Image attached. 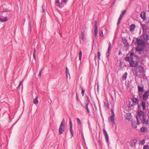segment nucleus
<instances>
[{
	"instance_id": "1",
	"label": "nucleus",
	"mask_w": 149,
	"mask_h": 149,
	"mask_svg": "<svg viewBox=\"0 0 149 149\" xmlns=\"http://www.w3.org/2000/svg\"><path fill=\"white\" fill-rule=\"evenodd\" d=\"M125 59L130 63V66L131 67H136L139 64L138 61H134L133 57H126Z\"/></svg>"
},
{
	"instance_id": "2",
	"label": "nucleus",
	"mask_w": 149,
	"mask_h": 149,
	"mask_svg": "<svg viewBox=\"0 0 149 149\" xmlns=\"http://www.w3.org/2000/svg\"><path fill=\"white\" fill-rule=\"evenodd\" d=\"M144 69V68L141 65L137 67L134 69V72H133L134 75L137 76L138 73H141L143 72Z\"/></svg>"
},
{
	"instance_id": "3",
	"label": "nucleus",
	"mask_w": 149,
	"mask_h": 149,
	"mask_svg": "<svg viewBox=\"0 0 149 149\" xmlns=\"http://www.w3.org/2000/svg\"><path fill=\"white\" fill-rule=\"evenodd\" d=\"M65 127V119L63 118L61 123L59 129V132L60 134H63L64 131Z\"/></svg>"
},
{
	"instance_id": "4",
	"label": "nucleus",
	"mask_w": 149,
	"mask_h": 149,
	"mask_svg": "<svg viewBox=\"0 0 149 149\" xmlns=\"http://www.w3.org/2000/svg\"><path fill=\"white\" fill-rule=\"evenodd\" d=\"M94 36L95 37L93 38V41L94 42L95 40V39L96 37L97 36V21H95L94 22Z\"/></svg>"
},
{
	"instance_id": "5",
	"label": "nucleus",
	"mask_w": 149,
	"mask_h": 149,
	"mask_svg": "<svg viewBox=\"0 0 149 149\" xmlns=\"http://www.w3.org/2000/svg\"><path fill=\"white\" fill-rule=\"evenodd\" d=\"M136 41L137 45L143 47H145L146 46V42L145 41H143L142 40L137 38L136 39Z\"/></svg>"
},
{
	"instance_id": "6",
	"label": "nucleus",
	"mask_w": 149,
	"mask_h": 149,
	"mask_svg": "<svg viewBox=\"0 0 149 149\" xmlns=\"http://www.w3.org/2000/svg\"><path fill=\"white\" fill-rule=\"evenodd\" d=\"M114 117H115V114L112 111V115L109 117L108 119V121L109 122H111L113 125L115 124V120H114Z\"/></svg>"
},
{
	"instance_id": "7",
	"label": "nucleus",
	"mask_w": 149,
	"mask_h": 149,
	"mask_svg": "<svg viewBox=\"0 0 149 149\" xmlns=\"http://www.w3.org/2000/svg\"><path fill=\"white\" fill-rule=\"evenodd\" d=\"M102 131L103 134L105 137L106 141L107 143H108L109 142V138L107 132L104 129H103Z\"/></svg>"
},
{
	"instance_id": "8",
	"label": "nucleus",
	"mask_w": 149,
	"mask_h": 149,
	"mask_svg": "<svg viewBox=\"0 0 149 149\" xmlns=\"http://www.w3.org/2000/svg\"><path fill=\"white\" fill-rule=\"evenodd\" d=\"M149 95V91H147L143 94L142 98L143 100L147 99Z\"/></svg>"
},
{
	"instance_id": "9",
	"label": "nucleus",
	"mask_w": 149,
	"mask_h": 149,
	"mask_svg": "<svg viewBox=\"0 0 149 149\" xmlns=\"http://www.w3.org/2000/svg\"><path fill=\"white\" fill-rule=\"evenodd\" d=\"M70 131L71 133V134L72 135V136H73V132L72 130V121L70 119Z\"/></svg>"
},
{
	"instance_id": "10",
	"label": "nucleus",
	"mask_w": 149,
	"mask_h": 149,
	"mask_svg": "<svg viewBox=\"0 0 149 149\" xmlns=\"http://www.w3.org/2000/svg\"><path fill=\"white\" fill-rule=\"evenodd\" d=\"M143 37L144 39L146 41L149 40V36L147 31L145 32L143 34Z\"/></svg>"
},
{
	"instance_id": "11",
	"label": "nucleus",
	"mask_w": 149,
	"mask_h": 149,
	"mask_svg": "<svg viewBox=\"0 0 149 149\" xmlns=\"http://www.w3.org/2000/svg\"><path fill=\"white\" fill-rule=\"evenodd\" d=\"M89 102L90 100L88 97L86 96L85 97V100L84 102V103L85 104V106H88Z\"/></svg>"
},
{
	"instance_id": "12",
	"label": "nucleus",
	"mask_w": 149,
	"mask_h": 149,
	"mask_svg": "<svg viewBox=\"0 0 149 149\" xmlns=\"http://www.w3.org/2000/svg\"><path fill=\"white\" fill-rule=\"evenodd\" d=\"M137 87L138 89V93L140 92H143L144 91L143 89L144 86L143 85H142L141 86L139 85Z\"/></svg>"
},
{
	"instance_id": "13",
	"label": "nucleus",
	"mask_w": 149,
	"mask_h": 149,
	"mask_svg": "<svg viewBox=\"0 0 149 149\" xmlns=\"http://www.w3.org/2000/svg\"><path fill=\"white\" fill-rule=\"evenodd\" d=\"M137 114L139 116V119L140 120H141V116H143V114H144V112L141 110L138 111Z\"/></svg>"
},
{
	"instance_id": "14",
	"label": "nucleus",
	"mask_w": 149,
	"mask_h": 149,
	"mask_svg": "<svg viewBox=\"0 0 149 149\" xmlns=\"http://www.w3.org/2000/svg\"><path fill=\"white\" fill-rule=\"evenodd\" d=\"M55 4L56 5L59 7L62 8L63 7V6L62 3H60L59 0H56L55 2Z\"/></svg>"
},
{
	"instance_id": "15",
	"label": "nucleus",
	"mask_w": 149,
	"mask_h": 149,
	"mask_svg": "<svg viewBox=\"0 0 149 149\" xmlns=\"http://www.w3.org/2000/svg\"><path fill=\"white\" fill-rule=\"evenodd\" d=\"M29 26H28V33L30 34L31 33V21L29 20Z\"/></svg>"
},
{
	"instance_id": "16",
	"label": "nucleus",
	"mask_w": 149,
	"mask_h": 149,
	"mask_svg": "<svg viewBox=\"0 0 149 149\" xmlns=\"http://www.w3.org/2000/svg\"><path fill=\"white\" fill-rule=\"evenodd\" d=\"M141 17L144 20H145L146 19V13L145 12H142L140 15Z\"/></svg>"
},
{
	"instance_id": "17",
	"label": "nucleus",
	"mask_w": 149,
	"mask_h": 149,
	"mask_svg": "<svg viewBox=\"0 0 149 149\" xmlns=\"http://www.w3.org/2000/svg\"><path fill=\"white\" fill-rule=\"evenodd\" d=\"M135 25L134 24H132L130 26V31H133L135 28Z\"/></svg>"
},
{
	"instance_id": "18",
	"label": "nucleus",
	"mask_w": 149,
	"mask_h": 149,
	"mask_svg": "<svg viewBox=\"0 0 149 149\" xmlns=\"http://www.w3.org/2000/svg\"><path fill=\"white\" fill-rule=\"evenodd\" d=\"M122 41L124 44L126 45H129V43L125 38H122Z\"/></svg>"
},
{
	"instance_id": "19",
	"label": "nucleus",
	"mask_w": 149,
	"mask_h": 149,
	"mask_svg": "<svg viewBox=\"0 0 149 149\" xmlns=\"http://www.w3.org/2000/svg\"><path fill=\"white\" fill-rule=\"evenodd\" d=\"M132 100L134 103H136L138 104L139 100H138L137 98L134 97L132 99Z\"/></svg>"
},
{
	"instance_id": "20",
	"label": "nucleus",
	"mask_w": 149,
	"mask_h": 149,
	"mask_svg": "<svg viewBox=\"0 0 149 149\" xmlns=\"http://www.w3.org/2000/svg\"><path fill=\"white\" fill-rule=\"evenodd\" d=\"M140 24L143 31L146 30L147 27L145 24H142L141 23H140Z\"/></svg>"
},
{
	"instance_id": "21",
	"label": "nucleus",
	"mask_w": 149,
	"mask_h": 149,
	"mask_svg": "<svg viewBox=\"0 0 149 149\" xmlns=\"http://www.w3.org/2000/svg\"><path fill=\"white\" fill-rule=\"evenodd\" d=\"M138 140L136 139H134L131 143V145L132 147L134 146L136 143L137 142Z\"/></svg>"
},
{
	"instance_id": "22",
	"label": "nucleus",
	"mask_w": 149,
	"mask_h": 149,
	"mask_svg": "<svg viewBox=\"0 0 149 149\" xmlns=\"http://www.w3.org/2000/svg\"><path fill=\"white\" fill-rule=\"evenodd\" d=\"M131 118V115L130 113L127 114V116L126 117V119L130 121Z\"/></svg>"
},
{
	"instance_id": "23",
	"label": "nucleus",
	"mask_w": 149,
	"mask_h": 149,
	"mask_svg": "<svg viewBox=\"0 0 149 149\" xmlns=\"http://www.w3.org/2000/svg\"><path fill=\"white\" fill-rule=\"evenodd\" d=\"M8 20V19L7 18V17H5V18H2L0 17V21L1 22H4L7 21Z\"/></svg>"
},
{
	"instance_id": "24",
	"label": "nucleus",
	"mask_w": 149,
	"mask_h": 149,
	"mask_svg": "<svg viewBox=\"0 0 149 149\" xmlns=\"http://www.w3.org/2000/svg\"><path fill=\"white\" fill-rule=\"evenodd\" d=\"M141 106H142L143 108V110H144L146 108V103L143 101L141 103Z\"/></svg>"
},
{
	"instance_id": "25",
	"label": "nucleus",
	"mask_w": 149,
	"mask_h": 149,
	"mask_svg": "<svg viewBox=\"0 0 149 149\" xmlns=\"http://www.w3.org/2000/svg\"><path fill=\"white\" fill-rule=\"evenodd\" d=\"M142 123H143L144 124L146 122V116L145 115V114H143V115L142 116Z\"/></svg>"
},
{
	"instance_id": "26",
	"label": "nucleus",
	"mask_w": 149,
	"mask_h": 149,
	"mask_svg": "<svg viewBox=\"0 0 149 149\" xmlns=\"http://www.w3.org/2000/svg\"><path fill=\"white\" fill-rule=\"evenodd\" d=\"M144 49L143 47L140 48L138 47H136V51L141 52Z\"/></svg>"
},
{
	"instance_id": "27",
	"label": "nucleus",
	"mask_w": 149,
	"mask_h": 149,
	"mask_svg": "<svg viewBox=\"0 0 149 149\" xmlns=\"http://www.w3.org/2000/svg\"><path fill=\"white\" fill-rule=\"evenodd\" d=\"M146 130L147 131V130L146 128L144 127H142L140 129V131L141 132H145Z\"/></svg>"
},
{
	"instance_id": "28",
	"label": "nucleus",
	"mask_w": 149,
	"mask_h": 149,
	"mask_svg": "<svg viewBox=\"0 0 149 149\" xmlns=\"http://www.w3.org/2000/svg\"><path fill=\"white\" fill-rule=\"evenodd\" d=\"M111 43L110 42H109V47H108V50H107V53L109 54V52L111 49Z\"/></svg>"
},
{
	"instance_id": "29",
	"label": "nucleus",
	"mask_w": 149,
	"mask_h": 149,
	"mask_svg": "<svg viewBox=\"0 0 149 149\" xmlns=\"http://www.w3.org/2000/svg\"><path fill=\"white\" fill-rule=\"evenodd\" d=\"M38 97L37 96H36V97L33 100V102L35 104H37L38 102Z\"/></svg>"
},
{
	"instance_id": "30",
	"label": "nucleus",
	"mask_w": 149,
	"mask_h": 149,
	"mask_svg": "<svg viewBox=\"0 0 149 149\" xmlns=\"http://www.w3.org/2000/svg\"><path fill=\"white\" fill-rule=\"evenodd\" d=\"M77 123L79 125H82V123L80 119L79 118H77Z\"/></svg>"
},
{
	"instance_id": "31",
	"label": "nucleus",
	"mask_w": 149,
	"mask_h": 149,
	"mask_svg": "<svg viewBox=\"0 0 149 149\" xmlns=\"http://www.w3.org/2000/svg\"><path fill=\"white\" fill-rule=\"evenodd\" d=\"M132 126L136 128L137 127V124L136 123V122H133L132 123Z\"/></svg>"
},
{
	"instance_id": "32",
	"label": "nucleus",
	"mask_w": 149,
	"mask_h": 149,
	"mask_svg": "<svg viewBox=\"0 0 149 149\" xmlns=\"http://www.w3.org/2000/svg\"><path fill=\"white\" fill-rule=\"evenodd\" d=\"M84 33L82 31H81V34L80 35V37H79L80 39L83 40L84 38Z\"/></svg>"
},
{
	"instance_id": "33",
	"label": "nucleus",
	"mask_w": 149,
	"mask_h": 149,
	"mask_svg": "<svg viewBox=\"0 0 149 149\" xmlns=\"http://www.w3.org/2000/svg\"><path fill=\"white\" fill-rule=\"evenodd\" d=\"M127 72H125L123 76V78H124L125 79L127 78Z\"/></svg>"
},
{
	"instance_id": "34",
	"label": "nucleus",
	"mask_w": 149,
	"mask_h": 149,
	"mask_svg": "<svg viewBox=\"0 0 149 149\" xmlns=\"http://www.w3.org/2000/svg\"><path fill=\"white\" fill-rule=\"evenodd\" d=\"M82 56V52L80 51L79 53V59L80 60H81Z\"/></svg>"
},
{
	"instance_id": "35",
	"label": "nucleus",
	"mask_w": 149,
	"mask_h": 149,
	"mask_svg": "<svg viewBox=\"0 0 149 149\" xmlns=\"http://www.w3.org/2000/svg\"><path fill=\"white\" fill-rule=\"evenodd\" d=\"M66 77H68V73L69 74V75H70V74H69V70L68 69L67 67H66Z\"/></svg>"
},
{
	"instance_id": "36",
	"label": "nucleus",
	"mask_w": 149,
	"mask_h": 149,
	"mask_svg": "<svg viewBox=\"0 0 149 149\" xmlns=\"http://www.w3.org/2000/svg\"><path fill=\"white\" fill-rule=\"evenodd\" d=\"M85 93V90L83 88H81V93L82 94V96H83L84 95V93Z\"/></svg>"
},
{
	"instance_id": "37",
	"label": "nucleus",
	"mask_w": 149,
	"mask_h": 149,
	"mask_svg": "<svg viewBox=\"0 0 149 149\" xmlns=\"http://www.w3.org/2000/svg\"><path fill=\"white\" fill-rule=\"evenodd\" d=\"M99 33L100 36L101 37H103L104 36V35L103 34V31L102 30H101L99 32Z\"/></svg>"
},
{
	"instance_id": "38",
	"label": "nucleus",
	"mask_w": 149,
	"mask_h": 149,
	"mask_svg": "<svg viewBox=\"0 0 149 149\" xmlns=\"http://www.w3.org/2000/svg\"><path fill=\"white\" fill-rule=\"evenodd\" d=\"M143 149H149V146L147 145H144L143 147Z\"/></svg>"
},
{
	"instance_id": "39",
	"label": "nucleus",
	"mask_w": 149,
	"mask_h": 149,
	"mask_svg": "<svg viewBox=\"0 0 149 149\" xmlns=\"http://www.w3.org/2000/svg\"><path fill=\"white\" fill-rule=\"evenodd\" d=\"M85 108L87 110V112L88 113H90V111L89 109H88V106H85Z\"/></svg>"
},
{
	"instance_id": "40",
	"label": "nucleus",
	"mask_w": 149,
	"mask_h": 149,
	"mask_svg": "<svg viewBox=\"0 0 149 149\" xmlns=\"http://www.w3.org/2000/svg\"><path fill=\"white\" fill-rule=\"evenodd\" d=\"M145 142V139H143V140H142L141 142V145H143L144 144Z\"/></svg>"
},
{
	"instance_id": "41",
	"label": "nucleus",
	"mask_w": 149,
	"mask_h": 149,
	"mask_svg": "<svg viewBox=\"0 0 149 149\" xmlns=\"http://www.w3.org/2000/svg\"><path fill=\"white\" fill-rule=\"evenodd\" d=\"M138 93V96L140 99H141L142 98V93H140V92Z\"/></svg>"
},
{
	"instance_id": "42",
	"label": "nucleus",
	"mask_w": 149,
	"mask_h": 149,
	"mask_svg": "<svg viewBox=\"0 0 149 149\" xmlns=\"http://www.w3.org/2000/svg\"><path fill=\"white\" fill-rule=\"evenodd\" d=\"M44 5L43 4L42 6V13H45V9H44Z\"/></svg>"
},
{
	"instance_id": "43",
	"label": "nucleus",
	"mask_w": 149,
	"mask_h": 149,
	"mask_svg": "<svg viewBox=\"0 0 149 149\" xmlns=\"http://www.w3.org/2000/svg\"><path fill=\"white\" fill-rule=\"evenodd\" d=\"M136 120H137V123H136V124H137V125H139L140 123V121H139V119L138 118L137 116H136Z\"/></svg>"
},
{
	"instance_id": "44",
	"label": "nucleus",
	"mask_w": 149,
	"mask_h": 149,
	"mask_svg": "<svg viewBox=\"0 0 149 149\" xmlns=\"http://www.w3.org/2000/svg\"><path fill=\"white\" fill-rule=\"evenodd\" d=\"M133 50V49H132L131 50V52ZM134 53L133 52H131V53L130 54V57H132V56L134 55Z\"/></svg>"
},
{
	"instance_id": "45",
	"label": "nucleus",
	"mask_w": 149,
	"mask_h": 149,
	"mask_svg": "<svg viewBox=\"0 0 149 149\" xmlns=\"http://www.w3.org/2000/svg\"><path fill=\"white\" fill-rule=\"evenodd\" d=\"M104 105L105 106H106L107 107V108H108V109H109V105L106 102H104Z\"/></svg>"
},
{
	"instance_id": "46",
	"label": "nucleus",
	"mask_w": 149,
	"mask_h": 149,
	"mask_svg": "<svg viewBox=\"0 0 149 149\" xmlns=\"http://www.w3.org/2000/svg\"><path fill=\"white\" fill-rule=\"evenodd\" d=\"M42 71V69H41V70H40V72L39 74H38V76H41Z\"/></svg>"
},
{
	"instance_id": "47",
	"label": "nucleus",
	"mask_w": 149,
	"mask_h": 149,
	"mask_svg": "<svg viewBox=\"0 0 149 149\" xmlns=\"http://www.w3.org/2000/svg\"><path fill=\"white\" fill-rule=\"evenodd\" d=\"M126 12V10H124L122 12V14H121L120 15H122V16H123V15H124L125 14V13Z\"/></svg>"
},
{
	"instance_id": "48",
	"label": "nucleus",
	"mask_w": 149,
	"mask_h": 149,
	"mask_svg": "<svg viewBox=\"0 0 149 149\" xmlns=\"http://www.w3.org/2000/svg\"><path fill=\"white\" fill-rule=\"evenodd\" d=\"M120 19H118V22H117V25H118V24H119L120 23Z\"/></svg>"
},
{
	"instance_id": "49",
	"label": "nucleus",
	"mask_w": 149,
	"mask_h": 149,
	"mask_svg": "<svg viewBox=\"0 0 149 149\" xmlns=\"http://www.w3.org/2000/svg\"><path fill=\"white\" fill-rule=\"evenodd\" d=\"M76 100H77V101H78L79 100H78V96H77V93H76Z\"/></svg>"
},
{
	"instance_id": "50",
	"label": "nucleus",
	"mask_w": 149,
	"mask_h": 149,
	"mask_svg": "<svg viewBox=\"0 0 149 149\" xmlns=\"http://www.w3.org/2000/svg\"><path fill=\"white\" fill-rule=\"evenodd\" d=\"M20 86L19 85L18 86V87L17 88V90H19L20 89Z\"/></svg>"
},
{
	"instance_id": "51",
	"label": "nucleus",
	"mask_w": 149,
	"mask_h": 149,
	"mask_svg": "<svg viewBox=\"0 0 149 149\" xmlns=\"http://www.w3.org/2000/svg\"><path fill=\"white\" fill-rule=\"evenodd\" d=\"M97 56L98 57H99V56H100V52H97Z\"/></svg>"
},
{
	"instance_id": "52",
	"label": "nucleus",
	"mask_w": 149,
	"mask_h": 149,
	"mask_svg": "<svg viewBox=\"0 0 149 149\" xmlns=\"http://www.w3.org/2000/svg\"><path fill=\"white\" fill-rule=\"evenodd\" d=\"M68 0H63L62 1V2H64L65 3H66L68 1Z\"/></svg>"
},
{
	"instance_id": "53",
	"label": "nucleus",
	"mask_w": 149,
	"mask_h": 149,
	"mask_svg": "<svg viewBox=\"0 0 149 149\" xmlns=\"http://www.w3.org/2000/svg\"><path fill=\"white\" fill-rule=\"evenodd\" d=\"M97 56L96 55H95V56L94 58V60L95 61V62L96 61V60L97 59Z\"/></svg>"
},
{
	"instance_id": "54",
	"label": "nucleus",
	"mask_w": 149,
	"mask_h": 149,
	"mask_svg": "<svg viewBox=\"0 0 149 149\" xmlns=\"http://www.w3.org/2000/svg\"><path fill=\"white\" fill-rule=\"evenodd\" d=\"M141 106L140 104H138V108L139 109H140L141 107Z\"/></svg>"
},
{
	"instance_id": "55",
	"label": "nucleus",
	"mask_w": 149,
	"mask_h": 149,
	"mask_svg": "<svg viewBox=\"0 0 149 149\" xmlns=\"http://www.w3.org/2000/svg\"><path fill=\"white\" fill-rule=\"evenodd\" d=\"M148 120H146V122H145L146 124H148Z\"/></svg>"
},
{
	"instance_id": "56",
	"label": "nucleus",
	"mask_w": 149,
	"mask_h": 149,
	"mask_svg": "<svg viewBox=\"0 0 149 149\" xmlns=\"http://www.w3.org/2000/svg\"><path fill=\"white\" fill-rule=\"evenodd\" d=\"M122 16H122V15H120L119 19H120L121 20L122 19Z\"/></svg>"
},
{
	"instance_id": "57",
	"label": "nucleus",
	"mask_w": 149,
	"mask_h": 149,
	"mask_svg": "<svg viewBox=\"0 0 149 149\" xmlns=\"http://www.w3.org/2000/svg\"><path fill=\"white\" fill-rule=\"evenodd\" d=\"M22 83H23V81H22L19 82V85H20V86H21V85L22 84Z\"/></svg>"
},
{
	"instance_id": "58",
	"label": "nucleus",
	"mask_w": 149,
	"mask_h": 149,
	"mask_svg": "<svg viewBox=\"0 0 149 149\" xmlns=\"http://www.w3.org/2000/svg\"><path fill=\"white\" fill-rule=\"evenodd\" d=\"M106 55L107 57H108L109 55V54L106 53Z\"/></svg>"
},
{
	"instance_id": "59",
	"label": "nucleus",
	"mask_w": 149,
	"mask_h": 149,
	"mask_svg": "<svg viewBox=\"0 0 149 149\" xmlns=\"http://www.w3.org/2000/svg\"><path fill=\"white\" fill-rule=\"evenodd\" d=\"M33 56L34 59H35V54L33 53Z\"/></svg>"
},
{
	"instance_id": "60",
	"label": "nucleus",
	"mask_w": 149,
	"mask_h": 149,
	"mask_svg": "<svg viewBox=\"0 0 149 149\" xmlns=\"http://www.w3.org/2000/svg\"><path fill=\"white\" fill-rule=\"evenodd\" d=\"M81 134H82V136H83V139L84 140V134H83V132H82L81 133Z\"/></svg>"
},
{
	"instance_id": "61",
	"label": "nucleus",
	"mask_w": 149,
	"mask_h": 149,
	"mask_svg": "<svg viewBox=\"0 0 149 149\" xmlns=\"http://www.w3.org/2000/svg\"><path fill=\"white\" fill-rule=\"evenodd\" d=\"M121 54V52L120 51H119L118 52V55H120Z\"/></svg>"
},
{
	"instance_id": "62",
	"label": "nucleus",
	"mask_w": 149,
	"mask_h": 149,
	"mask_svg": "<svg viewBox=\"0 0 149 149\" xmlns=\"http://www.w3.org/2000/svg\"><path fill=\"white\" fill-rule=\"evenodd\" d=\"M35 53H36L35 49L34 48V52H33V53H34L35 54Z\"/></svg>"
},
{
	"instance_id": "63",
	"label": "nucleus",
	"mask_w": 149,
	"mask_h": 149,
	"mask_svg": "<svg viewBox=\"0 0 149 149\" xmlns=\"http://www.w3.org/2000/svg\"><path fill=\"white\" fill-rule=\"evenodd\" d=\"M116 0H115L113 1V3H112V4H113L115 3V2H116Z\"/></svg>"
},
{
	"instance_id": "64",
	"label": "nucleus",
	"mask_w": 149,
	"mask_h": 149,
	"mask_svg": "<svg viewBox=\"0 0 149 149\" xmlns=\"http://www.w3.org/2000/svg\"><path fill=\"white\" fill-rule=\"evenodd\" d=\"M97 90H98L99 88V86L98 85L97 86Z\"/></svg>"
}]
</instances>
